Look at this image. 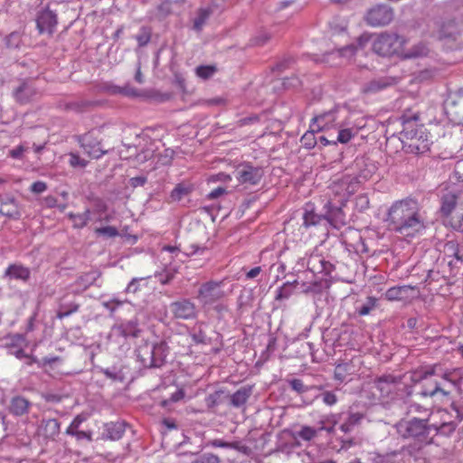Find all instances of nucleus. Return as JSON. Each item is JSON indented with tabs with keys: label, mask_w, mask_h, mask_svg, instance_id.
<instances>
[{
	"label": "nucleus",
	"mask_w": 463,
	"mask_h": 463,
	"mask_svg": "<svg viewBox=\"0 0 463 463\" xmlns=\"http://www.w3.org/2000/svg\"><path fill=\"white\" fill-rule=\"evenodd\" d=\"M317 132L310 128V130L307 131L301 137L300 142L302 146L307 149H311L315 147L317 145V139L315 137V133Z\"/></svg>",
	"instance_id": "obj_37"
},
{
	"label": "nucleus",
	"mask_w": 463,
	"mask_h": 463,
	"mask_svg": "<svg viewBox=\"0 0 463 463\" xmlns=\"http://www.w3.org/2000/svg\"><path fill=\"white\" fill-rule=\"evenodd\" d=\"M32 406L31 401L22 395H15L11 398L8 410L12 415L22 417L29 413Z\"/></svg>",
	"instance_id": "obj_15"
},
{
	"label": "nucleus",
	"mask_w": 463,
	"mask_h": 463,
	"mask_svg": "<svg viewBox=\"0 0 463 463\" xmlns=\"http://www.w3.org/2000/svg\"><path fill=\"white\" fill-rule=\"evenodd\" d=\"M166 355L167 345L165 342L153 343V362H155L153 368L161 367L165 364Z\"/></svg>",
	"instance_id": "obj_29"
},
{
	"label": "nucleus",
	"mask_w": 463,
	"mask_h": 463,
	"mask_svg": "<svg viewBox=\"0 0 463 463\" xmlns=\"http://www.w3.org/2000/svg\"><path fill=\"white\" fill-rule=\"evenodd\" d=\"M443 253L444 260L450 267H453L458 262L462 261V258L459 255L458 244L454 241H449L444 244Z\"/></svg>",
	"instance_id": "obj_23"
},
{
	"label": "nucleus",
	"mask_w": 463,
	"mask_h": 463,
	"mask_svg": "<svg viewBox=\"0 0 463 463\" xmlns=\"http://www.w3.org/2000/svg\"><path fill=\"white\" fill-rule=\"evenodd\" d=\"M215 65H200L195 69V75L202 80H208L217 72Z\"/></svg>",
	"instance_id": "obj_34"
},
{
	"label": "nucleus",
	"mask_w": 463,
	"mask_h": 463,
	"mask_svg": "<svg viewBox=\"0 0 463 463\" xmlns=\"http://www.w3.org/2000/svg\"><path fill=\"white\" fill-rule=\"evenodd\" d=\"M349 114L350 112L346 109L335 107L314 117L311 119L309 128L317 131L337 128Z\"/></svg>",
	"instance_id": "obj_4"
},
{
	"label": "nucleus",
	"mask_w": 463,
	"mask_h": 463,
	"mask_svg": "<svg viewBox=\"0 0 463 463\" xmlns=\"http://www.w3.org/2000/svg\"><path fill=\"white\" fill-rule=\"evenodd\" d=\"M433 375H438V364L420 367L411 372V381L414 383H418Z\"/></svg>",
	"instance_id": "obj_27"
},
{
	"label": "nucleus",
	"mask_w": 463,
	"mask_h": 463,
	"mask_svg": "<svg viewBox=\"0 0 463 463\" xmlns=\"http://www.w3.org/2000/svg\"><path fill=\"white\" fill-rule=\"evenodd\" d=\"M401 382V376L397 377L392 374H384L376 378L373 382V385L374 388L380 392L382 396H388Z\"/></svg>",
	"instance_id": "obj_14"
},
{
	"label": "nucleus",
	"mask_w": 463,
	"mask_h": 463,
	"mask_svg": "<svg viewBox=\"0 0 463 463\" xmlns=\"http://www.w3.org/2000/svg\"><path fill=\"white\" fill-rule=\"evenodd\" d=\"M95 232L97 234L105 235V236H108L110 238L116 237L118 235V232L117 228H115L113 226H106V227L97 228L95 230Z\"/></svg>",
	"instance_id": "obj_49"
},
{
	"label": "nucleus",
	"mask_w": 463,
	"mask_h": 463,
	"mask_svg": "<svg viewBox=\"0 0 463 463\" xmlns=\"http://www.w3.org/2000/svg\"><path fill=\"white\" fill-rule=\"evenodd\" d=\"M114 334L123 337H137L141 332L138 326L137 318L134 317L129 320H124L113 326Z\"/></svg>",
	"instance_id": "obj_11"
},
{
	"label": "nucleus",
	"mask_w": 463,
	"mask_h": 463,
	"mask_svg": "<svg viewBox=\"0 0 463 463\" xmlns=\"http://www.w3.org/2000/svg\"><path fill=\"white\" fill-rule=\"evenodd\" d=\"M86 420V417H84L81 414L77 415L72 421L71 422L70 426L66 430L67 435H72L76 433L80 424Z\"/></svg>",
	"instance_id": "obj_46"
},
{
	"label": "nucleus",
	"mask_w": 463,
	"mask_h": 463,
	"mask_svg": "<svg viewBox=\"0 0 463 463\" xmlns=\"http://www.w3.org/2000/svg\"><path fill=\"white\" fill-rule=\"evenodd\" d=\"M260 272H261V268L260 266L254 267L246 273V279H255L256 277H258L260 275Z\"/></svg>",
	"instance_id": "obj_64"
},
{
	"label": "nucleus",
	"mask_w": 463,
	"mask_h": 463,
	"mask_svg": "<svg viewBox=\"0 0 463 463\" xmlns=\"http://www.w3.org/2000/svg\"><path fill=\"white\" fill-rule=\"evenodd\" d=\"M391 85V81L387 79H377L368 82L364 87V92H376L385 89Z\"/></svg>",
	"instance_id": "obj_32"
},
{
	"label": "nucleus",
	"mask_w": 463,
	"mask_h": 463,
	"mask_svg": "<svg viewBox=\"0 0 463 463\" xmlns=\"http://www.w3.org/2000/svg\"><path fill=\"white\" fill-rule=\"evenodd\" d=\"M61 432V423L56 419H43L38 427V434L44 439L55 440Z\"/></svg>",
	"instance_id": "obj_12"
},
{
	"label": "nucleus",
	"mask_w": 463,
	"mask_h": 463,
	"mask_svg": "<svg viewBox=\"0 0 463 463\" xmlns=\"http://www.w3.org/2000/svg\"><path fill=\"white\" fill-rule=\"evenodd\" d=\"M321 217L313 211L306 210L303 215V226L309 228L319 223Z\"/></svg>",
	"instance_id": "obj_38"
},
{
	"label": "nucleus",
	"mask_w": 463,
	"mask_h": 463,
	"mask_svg": "<svg viewBox=\"0 0 463 463\" xmlns=\"http://www.w3.org/2000/svg\"><path fill=\"white\" fill-rule=\"evenodd\" d=\"M232 180V177L230 175L225 173H218L216 175H212L207 178L208 183H216V182H223L227 183Z\"/></svg>",
	"instance_id": "obj_52"
},
{
	"label": "nucleus",
	"mask_w": 463,
	"mask_h": 463,
	"mask_svg": "<svg viewBox=\"0 0 463 463\" xmlns=\"http://www.w3.org/2000/svg\"><path fill=\"white\" fill-rule=\"evenodd\" d=\"M454 371L452 370H446L442 373H439V367L438 366V375L439 376L443 381L448 383V385H450L452 387H458V383L456 380L453 379Z\"/></svg>",
	"instance_id": "obj_43"
},
{
	"label": "nucleus",
	"mask_w": 463,
	"mask_h": 463,
	"mask_svg": "<svg viewBox=\"0 0 463 463\" xmlns=\"http://www.w3.org/2000/svg\"><path fill=\"white\" fill-rule=\"evenodd\" d=\"M410 147L414 149L417 153H424L430 149V142L428 139L411 137Z\"/></svg>",
	"instance_id": "obj_39"
},
{
	"label": "nucleus",
	"mask_w": 463,
	"mask_h": 463,
	"mask_svg": "<svg viewBox=\"0 0 463 463\" xmlns=\"http://www.w3.org/2000/svg\"><path fill=\"white\" fill-rule=\"evenodd\" d=\"M192 463H221V459L213 453H203Z\"/></svg>",
	"instance_id": "obj_44"
},
{
	"label": "nucleus",
	"mask_w": 463,
	"mask_h": 463,
	"mask_svg": "<svg viewBox=\"0 0 463 463\" xmlns=\"http://www.w3.org/2000/svg\"><path fill=\"white\" fill-rule=\"evenodd\" d=\"M387 228L405 238H414L425 229L418 202L411 198L397 200L388 209Z\"/></svg>",
	"instance_id": "obj_2"
},
{
	"label": "nucleus",
	"mask_w": 463,
	"mask_h": 463,
	"mask_svg": "<svg viewBox=\"0 0 463 463\" xmlns=\"http://www.w3.org/2000/svg\"><path fill=\"white\" fill-rule=\"evenodd\" d=\"M8 204L14 205V210L13 211H3L2 209H0V214L5 215L9 218L19 219L21 216V213L18 209V205L16 203L15 199L10 198L7 201L2 203L3 206L8 205Z\"/></svg>",
	"instance_id": "obj_36"
},
{
	"label": "nucleus",
	"mask_w": 463,
	"mask_h": 463,
	"mask_svg": "<svg viewBox=\"0 0 463 463\" xmlns=\"http://www.w3.org/2000/svg\"><path fill=\"white\" fill-rule=\"evenodd\" d=\"M212 14L211 8H201L198 10L197 17L194 22V28L196 31H201L206 21L209 19Z\"/></svg>",
	"instance_id": "obj_33"
},
{
	"label": "nucleus",
	"mask_w": 463,
	"mask_h": 463,
	"mask_svg": "<svg viewBox=\"0 0 463 463\" xmlns=\"http://www.w3.org/2000/svg\"><path fill=\"white\" fill-rule=\"evenodd\" d=\"M307 267L314 273H325L326 275L329 274L333 269V265L318 254L309 257Z\"/></svg>",
	"instance_id": "obj_20"
},
{
	"label": "nucleus",
	"mask_w": 463,
	"mask_h": 463,
	"mask_svg": "<svg viewBox=\"0 0 463 463\" xmlns=\"http://www.w3.org/2000/svg\"><path fill=\"white\" fill-rule=\"evenodd\" d=\"M319 397H321L323 402L328 406L335 405L338 401L335 393L333 392H329V391H326V392H322L319 395Z\"/></svg>",
	"instance_id": "obj_48"
},
{
	"label": "nucleus",
	"mask_w": 463,
	"mask_h": 463,
	"mask_svg": "<svg viewBox=\"0 0 463 463\" xmlns=\"http://www.w3.org/2000/svg\"><path fill=\"white\" fill-rule=\"evenodd\" d=\"M460 192L449 191L441 197L440 213L445 217H450L456 211L458 204L462 203L458 201Z\"/></svg>",
	"instance_id": "obj_13"
},
{
	"label": "nucleus",
	"mask_w": 463,
	"mask_h": 463,
	"mask_svg": "<svg viewBox=\"0 0 463 463\" xmlns=\"http://www.w3.org/2000/svg\"><path fill=\"white\" fill-rule=\"evenodd\" d=\"M364 127L362 122H358L353 118V115L350 113L345 119L337 127L338 134L335 140H333V145L347 144L354 137H356L359 131Z\"/></svg>",
	"instance_id": "obj_7"
},
{
	"label": "nucleus",
	"mask_w": 463,
	"mask_h": 463,
	"mask_svg": "<svg viewBox=\"0 0 463 463\" xmlns=\"http://www.w3.org/2000/svg\"><path fill=\"white\" fill-rule=\"evenodd\" d=\"M451 391L448 389L445 383L438 381H430L422 385L420 394L422 397H439L441 401L449 400Z\"/></svg>",
	"instance_id": "obj_10"
},
{
	"label": "nucleus",
	"mask_w": 463,
	"mask_h": 463,
	"mask_svg": "<svg viewBox=\"0 0 463 463\" xmlns=\"http://www.w3.org/2000/svg\"><path fill=\"white\" fill-rule=\"evenodd\" d=\"M363 418L364 415L360 412L349 413L348 417L346 418V420L348 421L349 425H352L354 427L356 424H358Z\"/></svg>",
	"instance_id": "obj_55"
},
{
	"label": "nucleus",
	"mask_w": 463,
	"mask_h": 463,
	"mask_svg": "<svg viewBox=\"0 0 463 463\" xmlns=\"http://www.w3.org/2000/svg\"><path fill=\"white\" fill-rule=\"evenodd\" d=\"M151 39V29L148 27H142L139 33L136 35V40L139 47L146 45Z\"/></svg>",
	"instance_id": "obj_40"
},
{
	"label": "nucleus",
	"mask_w": 463,
	"mask_h": 463,
	"mask_svg": "<svg viewBox=\"0 0 463 463\" xmlns=\"http://www.w3.org/2000/svg\"><path fill=\"white\" fill-rule=\"evenodd\" d=\"M208 445L213 448L232 449L239 452H241L244 455H250V453L251 452L250 447L243 445L238 441L227 442L222 439H215L210 440L208 442Z\"/></svg>",
	"instance_id": "obj_26"
},
{
	"label": "nucleus",
	"mask_w": 463,
	"mask_h": 463,
	"mask_svg": "<svg viewBox=\"0 0 463 463\" xmlns=\"http://www.w3.org/2000/svg\"><path fill=\"white\" fill-rule=\"evenodd\" d=\"M26 148L23 145H19L15 148L9 151V156L15 159L21 158Z\"/></svg>",
	"instance_id": "obj_57"
},
{
	"label": "nucleus",
	"mask_w": 463,
	"mask_h": 463,
	"mask_svg": "<svg viewBox=\"0 0 463 463\" xmlns=\"http://www.w3.org/2000/svg\"><path fill=\"white\" fill-rule=\"evenodd\" d=\"M394 18L393 9L385 4H378L369 8L364 15L365 23L372 27L390 24Z\"/></svg>",
	"instance_id": "obj_5"
},
{
	"label": "nucleus",
	"mask_w": 463,
	"mask_h": 463,
	"mask_svg": "<svg viewBox=\"0 0 463 463\" xmlns=\"http://www.w3.org/2000/svg\"><path fill=\"white\" fill-rule=\"evenodd\" d=\"M322 430L323 428L316 429L314 427L303 425L300 427L299 430H285L284 432L288 433L290 438L299 445L298 439L307 442L311 441L317 437L319 431Z\"/></svg>",
	"instance_id": "obj_17"
},
{
	"label": "nucleus",
	"mask_w": 463,
	"mask_h": 463,
	"mask_svg": "<svg viewBox=\"0 0 463 463\" xmlns=\"http://www.w3.org/2000/svg\"><path fill=\"white\" fill-rule=\"evenodd\" d=\"M451 226L463 232V203L458 204L457 211L450 216Z\"/></svg>",
	"instance_id": "obj_35"
},
{
	"label": "nucleus",
	"mask_w": 463,
	"mask_h": 463,
	"mask_svg": "<svg viewBox=\"0 0 463 463\" xmlns=\"http://www.w3.org/2000/svg\"><path fill=\"white\" fill-rule=\"evenodd\" d=\"M36 28L40 34L52 36L58 24L57 14L48 6L39 10L35 16Z\"/></svg>",
	"instance_id": "obj_8"
},
{
	"label": "nucleus",
	"mask_w": 463,
	"mask_h": 463,
	"mask_svg": "<svg viewBox=\"0 0 463 463\" xmlns=\"http://www.w3.org/2000/svg\"><path fill=\"white\" fill-rule=\"evenodd\" d=\"M226 194V189L224 187H217L215 189H213L209 194H208V198L209 199H216L218 197H220L221 195Z\"/></svg>",
	"instance_id": "obj_61"
},
{
	"label": "nucleus",
	"mask_w": 463,
	"mask_h": 463,
	"mask_svg": "<svg viewBox=\"0 0 463 463\" xmlns=\"http://www.w3.org/2000/svg\"><path fill=\"white\" fill-rule=\"evenodd\" d=\"M43 397L47 402H53V403L61 402L62 400L61 395L57 394V393H52V392L45 393L43 395Z\"/></svg>",
	"instance_id": "obj_59"
},
{
	"label": "nucleus",
	"mask_w": 463,
	"mask_h": 463,
	"mask_svg": "<svg viewBox=\"0 0 463 463\" xmlns=\"http://www.w3.org/2000/svg\"><path fill=\"white\" fill-rule=\"evenodd\" d=\"M235 173L237 180L242 184H257L263 176L262 168L253 166L248 163L238 165Z\"/></svg>",
	"instance_id": "obj_9"
},
{
	"label": "nucleus",
	"mask_w": 463,
	"mask_h": 463,
	"mask_svg": "<svg viewBox=\"0 0 463 463\" xmlns=\"http://www.w3.org/2000/svg\"><path fill=\"white\" fill-rule=\"evenodd\" d=\"M447 27H448V31H444V30L440 31L439 36L440 39L454 37L457 34L458 30H457L456 24L454 22H449L447 24Z\"/></svg>",
	"instance_id": "obj_50"
},
{
	"label": "nucleus",
	"mask_w": 463,
	"mask_h": 463,
	"mask_svg": "<svg viewBox=\"0 0 463 463\" xmlns=\"http://www.w3.org/2000/svg\"><path fill=\"white\" fill-rule=\"evenodd\" d=\"M222 394H223V392L221 390L209 394L205 399L207 406L209 408H213V407L217 406L221 402V396Z\"/></svg>",
	"instance_id": "obj_47"
},
{
	"label": "nucleus",
	"mask_w": 463,
	"mask_h": 463,
	"mask_svg": "<svg viewBox=\"0 0 463 463\" xmlns=\"http://www.w3.org/2000/svg\"><path fill=\"white\" fill-rule=\"evenodd\" d=\"M455 428H456V425L453 423V422H449V423H444L440 426V428L439 429L438 428V432L440 431L442 433H445V432H452L455 430Z\"/></svg>",
	"instance_id": "obj_63"
},
{
	"label": "nucleus",
	"mask_w": 463,
	"mask_h": 463,
	"mask_svg": "<svg viewBox=\"0 0 463 463\" xmlns=\"http://www.w3.org/2000/svg\"><path fill=\"white\" fill-rule=\"evenodd\" d=\"M191 192V188L184 186L182 184H178L171 192V198L174 201H180L184 195Z\"/></svg>",
	"instance_id": "obj_41"
},
{
	"label": "nucleus",
	"mask_w": 463,
	"mask_h": 463,
	"mask_svg": "<svg viewBox=\"0 0 463 463\" xmlns=\"http://www.w3.org/2000/svg\"><path fill=\"white\" fill-rule=\"evenodd\" d=\"M289 385L292 388V390L298 392V394L307 392L312 388L305 385L302 380L297 378L290 380Z\"/></svg>",
	"instance_id": "obj_45"
},
{
	"label": "nucleus",
	"mask_w": 463,
	"mask_h": 463,
	"mask_svg": "<svg viewBox=\"0 0 463 463\" xmlns=\"http://www.w3.org/2000/svg\"><path fill=\"white\" fill-rule=\"evenodd\" d=\"M108 210V206L107 204L101 201V200H98L96 202V204H95V213H99V214H102L104 213L105 212H107Z\"/></svg>",
	"instance_id": "obj_62"
},
{
	"label": "nucleus",
	"mask_w": 463,
	"mask_h": 463,
	"mask_svg": "<svg viewBox=\"0 0 463 463\" xmlns=\"http://www.w3.org/2000/svg\"><path fill=\"white\" fill-rule=\"evenodd\" d=\"M30 269L22 264H11L5 269V276L10 279L27 281L30 278Z\"/></svg>",
	"instance_id": "obj_25"
},
{
	"label": "nucleus",
	"mask_w": 463,
	"mask_h": 463,
	"mask_svg": "<svg viewBox=\"0 0 463 463\" xmlns=\"http://www.w3.org/2000/svg\"><path fill=\"white\" fill-rule=\"evenodd\" d=\"M47 190V184L43 181H36L33 183L30 186V191L33 194H43Z\"/></svg>",
	"instance_id": "obj_53"
},
{
	"label": "nucleus",
	"mask_w": 463,
	"mask_h": 463,
	"mask_svg": "<svg viewBox=\"0 0 463 463\" xmlns=\"http://www.w3.org/2000/svg\"><path fill=\"white\" fill-rule=\"evenodd\" d=\"M78 142L83 151L91 158L99 159L108 153L102 145V138L93 131L78 137Z\"/></svg>",
	"instance_id": "obj_6"
},
{
	"label": "nucleus",
	"mask_w": 463,
	"mask_h": 463,
	"mask_svg": "<svg viewBox=\"0 0 463 463\" xmlns=\"http://www.w3.org/2000/svg\"><path fill=\"white\" fill-rule=\"evenodd\" d=\"M400 456V452L393 451L392 453L379 456L375 460V463H395L396 458Z\"/></svg>",
	"instance_id": "obj_51"
},
{
	"label": "nucleus",
	"mask_w": 463,
	"mask_h": 463,
	"mask_svg": "<svg viewBox=\"0 0 463 463\" xmlns=\"http://www.w3.org/2000/svg\"><path fill=\"white\" fill-rule=\"evenodd\" d=\"M407 39L396 33L383 32L379 33H364L358 38L357 47L348 46L328 53V55L344 56L349 52L353 55L357 48L364 49L370 45L372 51L381 57H399L402 59H411L426 56L429 48L426 44L420 43L411 49H406Z\"/></svg>",
	"instance_id": "obj_1"
},
{
	"label": "nucleus",
	"mask_w": 463,
	"mask_h": 463,
	"mask_svg": "<svg viewBox=\"0 0 463 463\" xmlns=\"http://www.w3.org/2000/svg\"><path fill=\"white\" fill-rule=\"evenodd\" d=\"M356 372L355 365L353 361L340 363L335 365L334 371V379L339 383L348 381V378Z\"/></svg>",
	"instance_id": "obj_22"
},
{
	"label": "nucleus",
	"mask_w": 463,
	"mask_h": 463,
	"mask_svg": "<svg viewBox=\"0 0 463 463\" xmlns=\"http://www.w3.org/2000/svg\"><path fill=\"white\" fill-rule=\"evenodd\" d=\"M69 295H65L60 303L56 317L62 319L76 312L79 308V304L68 299Z\"/></svg>",
	"instance_id": "obj_28"
},
{
	"label": "nucleus",
	"mask_w": 463,
	"mask_h": 463,
	"mask_svg": "<svg viewBox=\"0 0 463 463\" xmlns=\"http://www.w3.org/2000/svg\"><path fill=\"white\" fill-rule=\"evenodd\" d=\"M126 426L124 421L108 422L104 424L102 437L106 439L118 440L123 436Z\"/></svg>",
	"instance_id": "obj_19"
},
{
	"label": "nucleus",
	"mask_w": 463,
	"mask_h": 463,
	"mask_svg": "<svg viewBox=\"0 0 463 463\" xmlns=\"http://www.w3.org/2000/svg\"><path fill=\"white\" fill-rule=\"evenodd\" d=\"M42 203L46 208H53L57 206V199L52 195H48L42 200Z\"/></svg>",
	"instance_id": "obj_58"
},
{
	"label": "nucleus",
	"mask_w": 463,
	"mask_h": 463,
	"mask_svg": "<svg viewBox=\"0 0 463 463\" xmlns=\"http://www.w3.org/2000/svg\"><path fill=\"white\" fill-rule=\"evenodd\" d=\"M403 292L404 291H386L385 298L390 301L402 300L403 298Z\"/></svg>",
	"instance_id": "obj_56"
},
{
	"label": "nucleus",
	"mask_w": 463,
	"mask_h": 463,
	"mask_svg": "<svg viewBox=\"0 0 463 463\" xmlns=\"http://www.w3.org/2000/svg\"><path fill=\"white\" fill-rule=\"evenodd\" d=\"M91 105V102L86 100H72L61 104V108L67 111L80 113L86 111Z\"/></svg>",
	"instance_id": "obj_30"
},
{
	"label": "nucleus",
	"mask_w": 463,
	"mask_h": 463,
	"mask_svg": "<svg viewBox=\"0 0 463 463\" xmlns=\"http://www.w3.org/2000/svg\"><path fill=\"white\" fill-rule=\"evenodd\" d=\"M454 175L458 182L463 183V158L456 163Z\"/></svg>",
	"instance_id": "obj_54"
},
{
	"label": "nucleus",
	"mask_w": 463,
	"mask_h": 463,
	"mask_svg": "<svg viewBox=\"0 0 463 463\" xmlns=\"http://www.w3.org/2000/svg\"><path fill=\"white\" fill-rule=\"evenodd\" d=\"M137 356L143 366L153 368V343L145 342L138 345L137 349Z\"/></svg>",
	"instance_id": "obj_24"
},
{
	"label": "nucleus",
	"mask_w": 463,
	"mask_h": 463,
	"mask_svg": "<svg viewBox=\"0 0 463 463\" xmlns=\"http://www.w3.org/2000/svg\"><path fill=\"white\" fill-rule=\"evenodd\" d=\"M172 313L177 318L189 319L195 315L194 305L186 299L176 301L170 306Z\"/></svg>",
	"instance_id": "obj_16"
},
{
	"label": "nucleus",
	"mask_w": 463,
	"mask_h": 463,
	"mask_svg": "<svg viewBox=\"0 0 463 463\" xmlns=\"http://www.w3.org/2000/svg\"><path fill=\"white\" fill-rule=\"evenodd\" d=\"M259 120H260V118L257 115L250 116V117H246V118H241L239 120V125L240 126H246V125H249V124L256 123Z\"/></svg>",
	"instance_id": "obj_60"
},
{
	"label": "nucleus",
	"mask_w": 463,
	"mask_h": 463,
	"mask_svg": "<svg viewBox=\"0 0 463 463\" xmlns=\"http://www.w3.org/2000/svg\"><path fill=\"white\" fill-rule=\"evenodd\" d=\"M69 165L72 168H85L89 164V162L86 159L81 158L77 153L71 152L69 154Z\"/></svg>",
	"instance_id": "obj_42"
},
{
	"label": "nucleus",
	"mask_w": 463,
	"mask_h": 463,
	"mask_svg": "<svg viewBox=\"0 0 463 463\" xmlns=\"http://www.w3.org/2000/svg\"><path fill=\"white\" fill-rule=\"evenodd\" d=\"M90 211L89 209L85 210L82 213H70L68 217L73 223V227L77 229H81L88 224L90 221Z\"/></svg>",
	"instance_id": "obj_31"
},
{
	"label": "nucleus",
	"mask_w": 463,
	"mask_h": 463,
	"mask_svg": "<svg viewBox=\"0 0 463 463\" xmlns=\"http://www.w3.org/2000/svg\"><path fill=\"white\" fill-rule=\"evenodd\" d=\"M394 428L398 435L402 439H413L419 449L433 442V438L438 434V428L430 424L428 419H402Z\"/></svg>",
	"instance_id": "obj_3"
},
{
	"label": "nucleus",
	"mask_w": 463,
	"mask_h": 463,
	"mask_svg": "<svg viewBox=\"0 0 463 463\" xmlns=\"http://www.w3.org/2000/svg\"><path fill=\"white\" fill-rule=\"evenodd\" d=\"M380 300L371 296H366L364 298H359L354 302V310L361 317L367 316L379 307Z\"/></svg>",
	"instance_id": "obj_18"
},
{
	"label": "nucleus",
	"mask_w": 463,
	"mask_h": 463,
	"mask_svg": "<svg viewBox=\"0 0 463 463\" xmlns=\"http://www.w3.org/2000/svg\"><path fill=\"white\" fill-rule=\"evenodd\" d=\"M253 386L244 385L230 396V405L234 408L243 406L252 395Z\"/></svg>",
	"instance_id": "obj_21"
}]
</instances>
